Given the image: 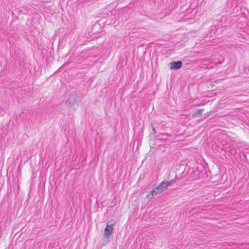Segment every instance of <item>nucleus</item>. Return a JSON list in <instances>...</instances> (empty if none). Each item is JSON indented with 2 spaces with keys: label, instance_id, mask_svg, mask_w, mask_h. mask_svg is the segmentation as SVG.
I'll list each match as a JSON object with an SVG mask.
<instances>
[{
  "label": "nucleus",
  "instance_id": "nucleus-1",
  "mask_svg": "<svg viewBox=\"0 0 249 249\" xmlns=\"http://www.w3.org/2000/svg\"><path fill=\"white\" fill-rule=\"evenodd\" d=\"M177 178V176H175V179H171L170 181H162L157 187L156 189L159 191L158 192H160L161 193L163 191L166 190L167 188L170 185L175 183L176 182L175 179Z\"/></svg>",
  "mask_w": 249,
  "mask_h": 249
},
{
  "label": "nucleus",
  "instance_id": "nucleus-2",
  "mask_svg": "<svg viewBox=\"0 0 249 249\" xmlns=\"http://www.w3.org/2000/svg\"><path fill=\"white\" fill-rule=\"evenodd\" d=\"M80 100H79V97L75 95H71L69 98L66 101L65 104L67 106H77L79 105Z\"/></svg>",
  "mask_w": 249,
  "mask_h": 249
},
{
  "label": "nucleus",
  "instance_id": "nucleus-3",
  "mask_svg": "<svg viewBox=\"0 0 249 249\" xmlns=\"http://www.w3.org/2000/svg\"><path fill=\"white\" fill-rule=\"evenodd\" d=\"M113 230V227L112 225H107L105 229L104 236L105 238H108L112 234Z\"/></svg>",
  "mask_w": 249,
  "mask_h": 249
},
{
  "label": "nucleus",
  "instance_id": "nucleus-4",
  "mask_svg": "<svg viewBox=\"0 0 249 249\" xmlns=\"http://www.w3.org/2000/svg\"><path fill=\"white\" fill-rule=\"evenodd\" d=\"M222 22L220 20H214L213 23V26L215 27V33L221 30Z\"/></svg>",
  "mask_w": 249,
  "mask_h": 249
},
{
  "label": "nucleus",
  "instance_id": "nucleus-5",
  "mask_svg": "<svg viewBox=\"0 0 249 249\" xmlns=\"http://www.w3.org/2000/svg\"><path fill=\"white\" fill-rule=\"evenodd\" d=\"M182 62L178 61L177 62H172L171 63L170 69L171 70H178L180 69L182 66Z\"/></svg>",
  "mask_w": 249,
  "mask_h": 249
},
{
  "label": "nucleus",
  "instance_id": "nucleus-6",
  "mask_svg": "<svg viewBox=\"0 0 249 249\" xmlns=\"http://www.w3.org/2000/svg\"><path fill=\"white\" fill-rule=\"evenodd\" d=\"M159 190H157L156 189V188H155V189H152V190L150 191V192H149L150 193L149 194H147L146 195V197L147 198H150V199H151L152 197L155 196L156 195L158 194H160V192H158Z\"/></svg>",
  "mask_w": 249,
  "mask_h": 249
},
{
  "label": "nucleus",
  "instance_id": "nucleus-7",
  "mask_svg": "<svg viewBox=\"0 0 249 249\" xmlns=\"http://www.w3.org/2000/svg\"><path fill=\"white\" fill-rule=\"evenodd\" d=\"M204 111V109H198L196 110V111L193 114L194 117H197L201 115L202 112Z\"/></svg>",
  "mask_w": 249,
  "mask_h": 249
},
{
  "label": "nucleus",
  "instance_id": "nucleus-8",
  "mask_svg": "<svg viewBox=\"0 0 249 249\" xmlns=\"http://www.w3.org/2000/svg\"><path fill=\"white\" fill-rule=\"evenodd\" d=\"M161 135L163 136H171V134H168V133H162L161 134Z\"/></svg>",
  "mask_w": 249,
  "mask_h": 249
},
{
  "label": "nucleus",
  "instance_id": "nucleus-9",
  "mask_svg": "<svg viewBox=\"0 0 249 249\" xmlns=\"http://www.w3.org/2000/svg\"><path fill=\"white\" fill-rule=\"evenodd\" d=\"M151 128L152 129L153 131L155 134L156 133V130H155V127H154V126L152 124H151Z\"/></svg>",
  "mask_w": 249,
  "mask_h": 249
},
{
  "label": "nucleus",
  "instance_id": "nucleus-10",
  "mask_svg": "<svg viewBox=\"0 0 249 249\" xmlns=\"http://www.w3.org/2000/svg\"><path fill=\"white\" fill-rule=\"evenodd\" d=\"M223 61H223H219L218 62V64H222V63Z\"/></svg>",
  "mask_w": 249,
  "mask_h": 249
},
{
  "label": "nucleus",
  "instance_id": "nucleus-11",
  "mask_svg": "<svg viewBox=\"0 0 249 249\" xmlns=\"http://www.w3.org/2000/svg\"><path fill=\"white\" fill-rule=\"evenodd\" d=\"M161 139L163 140V138H161Z\"/></svg>",
  "mask_w": 249,
  "mask_h": 249
}]
</instances>
